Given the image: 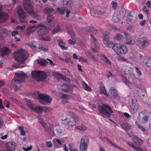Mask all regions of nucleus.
I'll use <instances>...</instances> for the list:
<instances>
[{
	"instance_id": "obj_64",
	"label": "nucleus",
	"mask_w": 151,
	"mask_h": 151,
	"mask_svg": "<svg viewBox=\"0 0 151 151\" xmlns=\"http://www.w3.org/2000/svg\"><path fill=\"white\" fill-rule=\"evenodd\" d=\"M65 61L68 63H72L73 62L71 60L70 57H66L65 59Z\"/></svg>"
},
{
	"instance_id": "obj_28",
	"label": "nucleus",
	"mask_w": 151,
	"mask_h": 151,
	"mask_svg": "<svg viewBox=\"0 0 151 151\" xmlns=\"http://www.w3.org/2000/svg\"><path fill=\"white\" fill-rule=\"evenodd\" d=\"M29 14H30L31 17H32L34 19L40 20L41 19L40 16L37 13L34 12L33 10L31 12H29Z\"/></svg>"
},
{
	"instance_id": "obj_13",
	"label": "nucleus",
	"mask_w": 151,
	"mask_h": 151,
	"mask_svg": "<svg viewBox=\"0 0 151 151\" xmlns=\"http://www.w3.org/2000/svg\"><path fill=\"white\" fill-rule=\"evenodd\" d=\"M129 104L130 105L132 112L133 114L135 113L139 109V106L136 103L135 100L131 99L129 100Z\"/></svg>"
},
{
	"instance_id": "obj_11",
	"label": "nucleus",
	"mask_w": 151,
	"mask_h": 151,
	"mask_svg": "<svg viewBox=\"0 0 151 151\" xmlns=\"http://www.w3.org/2000/svg\"><path fill=\"white\" fill-rule=\"evenodd\" d=\"M90 12L91 15L95 17L105 18L107 16V14L104 12L93 9L91 10Z\"/></svg>"
},
{
	"instance_id": "obj_40",
	"label": "nucleus",
	"mask_w": 151,
	"mask_h": 151,
	"mask_svg": "<svg viewBox=\"0 0 151 151\" xmlns=\"http://www.w3.org/2000/svg\"><path fill=\"white\" fill-rule=\"evenodd\" d=\"M60 97H61L62 99L63 100V101L66 102L67 100L68 99V96L67 95L62 93H59V95Z\"/></svg>"
},
{
	"instance_id": "obj_52",
	"label": "nucleus",
	"mask_w": 151,
	"mask_h": 151,
	"mask_svg": "<svg viewBox=\"0 0 151 151\" xmlns=\"http://www.w3.org/2000/svg\"><path fill=\"white\" fill-rule=\"evenodd\" d=\"M65 9L63 8H59L58 9L57 11L61 14H63L65 12Z\"/></svg>"
},
{
	"instance_id": "obj_15",
	"label": "nucleus",
	"mask_w": 151,
	"mask_h": 151,
	"mask_svg": "<svg viewBox=\"0 0 151 151\" xmlns=\"http://www.w3.org/2000/svg\"><path fill=\"white\" fill-rule=\"evenodd\" d=\"M24 9L27 11L28 14L33 10V8L30 1V0H25L24 2Z\"/></svg>"
},
{
	"instance_id": "obj_56",
	"label": "nucleus",
	"mask_w": 151,
	"mask_h": 151,
	"mask_svg": "<svg viewBox=\"0 0 151 151\" xmlns=\"http://www.w3.org/2000/svg\"><path fill=\"white\" fill-rule=\"evenodd\" d=\"M54 18L53 17L52 15H49L47 17L48 22L50 23L51 22L52 19Z\"/></svg>"
},
{
	"instance_id": "obj_45",
	"label": "nucleus",
	"mask_w": 151,
	"mask_h": 151,
	"mask_svg": "<svg viewBox=\"0 0 151 151\" xmlns=\"http://www.w3.org/2000/svg\"><path fill=\"white\" fill-rule=\"evenodd\" d=\"M61 29L59 25L57 26L52 31L53 34L56 33L60 31Z\"/></svg>"
},
{
	"instance_id": "obj_12",
	"label": "nucleus",
	"mask_w": 151,
	"mask_h": 151,
	"mask_svg": "<svg viewBox=\"0 0 151 151\" xmlns=\"http://www.w3.org/2000/svg\"><path fill=\"white\" fill-rule=\"evenodd\" d=\"M17 12L20 19V22H27V21L26 17V14L20 6H19L18 7Z\"/></svg>"
},
{
	"instance_id": "obj_5",
	"label": "nucleus",
	"mask_w": 151,
	"mask_h": 151,
	"mask_svg": "<svg viewBox=\"0 0 151 151\" xmlns=\"http://www.w3.org/2000/svg\"><path fill=\"white\" fill-rule=\"evenodd\" d=\"M38 98L40 102L43 105L47 103H50L52 99L47 95L42 94L39 92H37Z\"/></svg>"
},
{
	"instance_id": "obj_36",
	"label": "nucleus",
	"mask_w": 151,
	"mask_h": 151,
	"mask_svg": "<svg viewBox=\"0 0 151 151\" xmlns=\"http://www.w3.org/2000/svg\"><path fill=\"white\" fill-rule=\"evenodd\" d=\"M53 11L54 9H53L48 7L45 8L43 10L44 13L47 14H51Z\"/></svg>"
},
{
	"instance_id": "obj_10",
	"label": "nucleus",
	"mask_w": 151,
	"mask_h": 151,
	"mask_svg": "<svg viewBox=\"0 0 151 151\" xmlns=\"http://www.w3.org/2000/svg\"><path fill=\"white\" fill-rule=\"evenodd\" d=\"M146 112V110H143L138 113L137 119L139 122L144 123L148 122V117L145 114Z\"/></svg>"
},
{
	"instance_id": "obj_38",
	"label": "nucleus",
	"mask_w": 151,
	"mask_h": 151,
	"mask_svg": "<svg viewBox=\"0 0 151 151\" xmlns=\"http://www.w3.org/2000/svg\"><path fill=\"white\" fill-rule=\"evenodd\" d=\"M38 62L42 65H46L48 62L47 60L45 59H41L37 60Z\"/></svg>"
},
{
	"instance_id": "obj_44",
	"label": "nucleus",
	"mask_w": 151,
	"mask_h": 151,
	"mask_svg": "<svg viewBox=\"0 0 151 151\" xmlns=\"http://www.w3.org/2000/svg\"><path fill=\"white\" fill-rule=\"evenodd\" d=\"M38 28V24L37 25H35L34 26L31 27L29 29V31L31 32H37V28Z\"/></svg>"
},
{
	"instance_id": "obj_1",
	"label": "nucleus",
	"mask_w": 151,
	"mask_h": 151,
	"mask_svg": "<svg viewBox=\"0 0 151 151\" xmlns=\"http://www.w3.org/2000/svg\"><path fill=\"white\" fill-rule=\"evenodd\" d=\"M14 59L18 62L22 64L24 63V61L29 56L28 52L22 49L17 50L13 54Z\"/></svg>"
},
{
	"instance_id": "obj_14",
	"label": "nucleus",
	"mask_w": 151,
	"mask_h": 151,
	"mask_svg": "<svg viewBox=\"0 0 151 151\" xmlns=\"http://www.w3.org/2000/svg\"><path fill=\"white\" fill-rule=\"evenodd\" d=\"M43 127L45 129V131L51 134L53 136H56V134L54 132V126L50 124L47 125L44 124Z\"/></svg>"
},
{
	"instance_id": "obj_37",
	"label": "nucleus",
	"mask_w": 151,
	"mask_h": 151,
	"mask_svg": "<svg viewBox=\"0 0 151 151\" xmlns=\"http://www.w3.org/2000/svg\"><path fill=\"white\" fill-rule=\"evenodd\" d=\"M122 80L123 82L126 84L130 88L132 87V84L131 83L127 80L125 77H123L122 78Z\"/></svg>"
},
{
	"instance_id": "obj_7",
	"label": "nucleus",
	"mask_w": 151,
	"mask_h": 151,
	"mask_svg": "<svg viewBox=\"0 0 151 151\" xmlns=\"http://www.w3.org/2000/svg\"><path fill=\"white\" fill-rule=\"evenodd\" d=\"M26 77V75L23 72H17L15 73L14 80L17 83H20L23 82Z\"/></svg>"
},
{
	"instance_id": "obj_23",
	"label": "nucleus",
	"mask_w": 151,
	"mask_h": 151,
	"mask_svg": "<svg viewBox=\"0 0 151 151\" xmlns=\"http://www.w3.org/2000/svg\"><path fill=\"white\" fill-rule=\"evenodd\" d=\"M130 137L132 139L134 142L138 145H140L142 144V141L138 137L133 135H132V136Z\"/></svg>"
},
{
	"instance_id": "obj_9",
	"label": "nucleus",
	"mask_w": 151,
	"mask_h": 151,
	"mask_svg": "<svg viewBox=\"0 0 151 151\" xmlns=\"http://www.w3.org/2000/svg\"><path fill=\"white\" fill-rule=\"evenodd\" d=\"M136 42L138 45L141 44L142 48H145L149 45L150 41L147 37H142L137 39Z\"/></svg>"
},
{
	"instance_id": "obj_47",
	"label": "nucleus",
	"mask_w": 151,
	"mask_h": 151,
	"mask_svg": "<svg viewBox=\"0 0 151 151\" xmlns=\"http://www.w3.org/2000/svg\"><path fill=\"white\" fill-rule=\"evenodd\" d=\"M19 129L20 131V133L21 134L23 135H25L26 134V132L24 130V128L23 126H20L19 127Z\"/></svg>"
},
{
	"instance_id": "obj_6",
	"label": "nucleus",
	"mask_w": 151,
	"mask_h": 151,
	"mask_svg": "<svg viewBox=\"0 0 151 151\" xmlns=\"http://www.w3.org/2000/svg\"><path fill=\"white\" fill-rule=\"evenodd\" d=\"M89 143V139L87 136H83L81 139L80 146V151H87L88 145Z\"/></svg>"
},
{
	"instance_id": "obj_58",
	"label": "nucleus",
	"mask_w": 151,
	"mask_h": 151,
	"mask_svg": "<svg viewBox=\"0 0 151 151\" xmlns=\"http://www.w3.org/2000/svg\"><path fill=\"white\" fill-rule=\"evenodd\" d=\"M139 57L141 60H142L144 63L145 62V60L147 59V57L146 56H143L142 55L140 54Z\"/></svg>"
},
{
	"instance_id": "obj_17",
	"label": "nucleus",
	"mask_w": 151,
	"mask_h": 151,
	"mask_svg": "<svg viewBox=\"0 0 151 151\" xmlns=\"http://www.w3.org/2000/svg\"><path fill=\"white\" fill-rule=\"evenodd\" d=\"M109 93L111 95H113V98L117 100H119L120 99V97L117 94L116 91L114 87H111L109 90Z\"/></svg>"
},
{
	"instance_id": "obj_33",
	"label": "nucleus",
	"mask_w": 151,
	"mask_h": 151,
	"mask_svg": "<svg viewBox=\"0 0 151 151\" xmlns=\"http://www.w3.org/2000/svg\"><path fill=\"white\" fill-rule=\"evenodd\" d=\"M53 75L56 77H58L59 78L62 79L64 80H66L67 79L66 77L58 73L54 72L53 73Z\"/></svg>"
},
{
	"instance_id": "obj_27",
	"label": "nucleus",
	"mask_w": 151,
	"mask_h": 151,
	"mask_svg": "<svg viewBox=\"0 0 151 151\" xmlns=\"http://www.w3.org/2000/svg\"><path fill=\"white\" fill-rule=\"evenodd\" d=\"M136 125L145 134H147L149 133V131L147 129L145 128L143 126L139 124L137 122H135Z\"/></svg>"
},
{
	"instance_id": "obj_31",
	"label": "nucleus",
	"mask_w": 151,
	"mask_h": 151,
	"mask_svg": "<svg viewBox=\"0 0 151 151\" xmlns=\"http://www.w3.org/2000/svg\"><path fill=\"white\" fill-rule=\"evenodd\" d=\"M120 51V54H126L127 52L128 49L126 46L122 45Z\"/></svg>"
},
{
	"instance_id": "obj_24",
	"label": "nucleus",
	"mask_w": 151,
	"mask_h": 151,
	"mask_svg": "<svg viewBox=\"0 0 151 151\" xmlns=\"http://www.w3.org/2000/svg\"><path fill=\"white\" fill-rule=\"evenodd\" d=\"M121 45V44L116 43L114 44L113 47H112V49L117 54H120V50Z\"/></svg>"
},
{
	"instance_id": "obj_39",
	"label": "nucleus",
	"mask_w": 151,
	"mask_h": 151,
	"mask_svg": "<svg viewBox=\"0 0 151 151\" xmlns=\"http://www.w3.org/2000/svg\"><path fill=\"white\" fill-rule=\"evenodd\" d=\"M56 135H58V136H61L64 134V131L60 128H58L56 129Z\"/></svg>"
},
{
	"instance_id": "obj_16",
	"label": "nucleus",
	"mask_w": 151,
	"mask_h": 151,
	"mask_svg": "<svg viewBox=\"0 0 151 151\" xmlns=\"http://www.w3.org/2000/svg\"><path fill=\"white\" fill-rule=\"evenodd\" d=\"M51 109L48 107L45 106H37L35 112L38 114H41L42 111L48 113L51 111Z\"/></svg>"
},
{
	"instance_id": "obj_49",
	"label": "nucleus",
	"mask_w": 151,
	"mask_h": 151,
	"mask_svg": "<svg viewBox=\"0 0 151 151\" xmlns=\"http://www.w3.org/2000/svg\"><path fill=\"white\" fill-rule=\"evenodd\" d=\"M68 32L70 33V35L72 39L74 40L76 37L73 31L71 29L70 30H68Z\"/></svg>"
},
{
	"instance_id": "obj_35",
	"label": "nucleus",
	"mask_w": 151,
	"mask_h": 151,
	"mask_svg": "<svg viewBox=\"0 0 151 151\" xmlns=\"http://www.w3.org/2000/svg\"><path fill=\"white\" fill-rule=\"evenodd\" d=\"M90 35L92 40L93 41L94 43L95 47L96 49H98L100 45L98 41L95 38V37L93 36L91 34H90Z\"/></svg>"
},
{
	"instance_id": "obj_60",
	"label": "nucleus",
	"mask_w": 151,
	"mask_h": 151,
	"mask_svg": "<svg viewBox=\"0 0 151 151\" xmlns=\"http://www.w3.org/2000/svg\"><path fill=\"white\" fill-rule=\"evenodd\" d=\"M143 11L147 15L149 13V11L147 9V7L146 6H144V7L143 9Z\"/></svg>"
},
{
	"instance_id": "obj_30",
	"label": "nucleus",
	"mask_w": 151,
	"mask_h": 151,
	"mask_svg": "<svg viewBox=\"0 0 151 151\" xmlns=\"http://www.w3.org/2000/svg\"><path fill=\"white\" fill-rule=\"evenodd\" d=\"M62 91L64 92H68L71 90V88L68 85L64 84L62 85Z\"/></svg>"
},
{
	"instance_id": "obj_48",
	"label": "nucleus",
	"mask_w": 151,
	"mask_h": 151,
	"mask_svg": "<svg viewBox=\"0 0 151 151\" xmlns=\"http://www.w3.org/2000/svg\"><path fill=\"white\" fill-rule=\"evenodd\" d=\"M83 87L85 90L88 91H90L91 90V88L85 82H83L82 83Z\"/></svg>"
},
{
	"instance_id": "obj_43",
	"label": "nucleus",
	"mask_w": 151,
	"mask_h": 151,
	"mask_svg": "<svg viewBox=\"0 0 151 151\" xmlns=\"http://www.w3.org/2000/svg\"><path fill=\"white\" fill-rule=\"evenodd\" d=\"M123 39V36L121 35L117 34L114 38V39L115 40H121Z\"/></svg>"
},
{
	"instance_id": "obj_8",
	"label": "nucleus",
	"mask_w": 151,
	"mask_h": 151,
	"mask_svg": "<svg viewBox=\"0 0 151 151\" xmlns=\"http://www.w3.org/2000/svg\"><path fill=\"white\" fill-rule=\"evenodd\" d=\"M67 114L71 117V118H66L64 121L65 124L69 126H74L76 124V122L73 117H74L73 113L72 112L68 111Z\"/></svg>"
},
{
	"instance_id": "obj_2",
	"label": "nucleus",
	"mask_w": 151,
	"mask_h": 151,
	"mask_svg": "<svg viewBox=\"0 0 151 151\" xmlns=\"http://www.w3.org/2000/svg\"><path fill=\"white\" fill-rule=\"evenodd\" d=\"M98 110L99 113L103 117L111 118V115L110 113H114L111 107L108 105L104 104L102 106H99L98 107Z\"/></svg>"
},
{
	"instance_id": "obj_41",
	"label": "nucleus",
	"mask_w": 151,
	"mask_h": 151,
	"mask_svg": "<svg viewBox=\"0 0 151 151\" xmlns=\"http://www.w3.org/2000/svg\"><path fill=\"white\" fill-rule=\"evenodd\" d=\"M102 57L104 59V61L105 63H106L108 65H110L111 64V62L106 56L103 55Z\"/></svg>"
},
{
	"instance_id": "obj_51",
	"label": "nucleus",
	"mask_w": 151,
	"mask_h": 151,
	"mask_svg": "<svg viewBox=\"0 0 151 151\" xmlns=\"http://www.w3.org/2000/svg\"><path fill=\"white\" fill-rule=\"evenodd\" d=\"M129 75V78L131 79L132 80L134 81V79L136 78V77L134 74V73H132V72L130 73L129 74H128Z\"/></svg>"
},
{
	"instance_id": "obj_63",
	"label": "nucleus",
	"mask_w": 151,
	"mask_h": 151,
	"mask_svg": "<svg viewBox=\"0 0 151 151\" xmlns=\"http://www.w3.org/2000/svg\"><path fill=\"white\" fill-rule=\"evenodd\" d=\"M28 46L32 49L35 52L37 51V50L35 49L36 48V47L35 46L30 44H29L28 45Z\"/></svg>"
},
{
	"instance_id": "obj_29",
	"label": "nucleus",
	"mask_w": 151,
	"mask_h": 151,
	"mask_svg": "<svg viewBox=\"0 0 151 151\" xmlns=\"http://www.w3.org/2000/svg\"><path fill=\"white\" fill-rule=\"evenodd\" d=\"M120 125L126 131L129 130L131 128L130 125L126 122H124L122 124H120Z\"/></svg>"
},
{
	"instance_id": "obj_25",
	"label": "nucleus",
	"mask_w": 151,
	"mask_h": 151,
	"mask_svg": "<svg viewBox=\"0 0 151 151\" xmlns=\"http://www.w3.org/2000/svg\"><path fill=\"white\" fill-rule=\"evenodd\" d=\"M26 103L29 108L35 112L37 106L32 104L31 101L27 100L26 101Z\"/></svg>"
},
{
	"instance_id": "obj_50",
	"label": "nucleus",
	"mask_w": 151,
	"mask_h": 151,
	"mask_svg": "<svg viewBox=\"0 0 151 151\" xmlns=\"http://www.w3.org/2000/svg\"><path fill=\"white\" fill-rule=\"evenodd\" d=\"M135 71L137 74L139 76H141L142 75V73L141 71L140 70L139 68L137 66L134 67Z\"/></svg>"
},
{
	"instance_id": "obj_62",
	"label": "nucleus",
	"mask_w": 151,
	"mask_h": 151,
	"mask_svg": "<svg viewBox=\"0 0 151 151\" xmlns=\"http://www.w3.org/2000/svg\"><path fill=\"white\" fill-rule=\"evenodd\" d=\"M127 144L129 146L131 147L134 150L136 146H135L131 142H127Z\"/></svg>"
},
{
	"instance_id": "obj_4",
	"label": "nucleus",
	"mask_w": 151,
	"mask_h": 151,
	"mask_svg": "<svg viewBox=\"0 0 151 151\" xmlns=\"http://www.w3.org/2000/svg\"><path fill=\"white\" fill-rule=\"evenodd\" d=\"M48 33L47 27L41 24H38V28L36 34L37 37L39 38L43 37Z\"/></svg>"
},
{
	"instance_id": "obj_3",
	"label": "nucleus",
	"mask_w": 151,
	"mask_h": 151,
	"mask_svg": "<svg viewBox=\"0 0 151 151\" xmlns=\"http://www.w3.org/2000/svg\"><path fill=\"white\" fill-rule=\"evenodd\" d=\"M32 76L38 81H41L45 80L46 74L43 71H33L32 72Z\"/></svg>"
},
{
	"instance_id": "obj_54",
	"label": "nucleus",
	"mask_w": 151,
	"mask_h": 151,
	"mask_svg": "<svg viewBox=\"0 0 151 151\" xmlns=\"http://www.w3.org/2000/svg\"><path fill=\"white\" fill-rule=\"evenodd\" d=\"M93 29L94 28L92 27H88L86 29V30L89 32L93 33Z\"/></svg>"
},
{
	"instance_id": "obj_61",
	"label": "nucleus",
	"mask_w": 151,
	"mask_h": 151,
	"mask_svg": "<svg viewBox=\"0 0 151 151\" xmlns=\"http://www.w3.org/2000/svg\"><path fill=\"white\" fill-rule=\"evenodd\" d=\"M89 58L95 63H97V60L93 55H92Z\"/></svg>"
},
{
	"instance_id": "obj_20",
	"label": "nucleus",
	"mask_w": 151,
	"mask_h": 151,
	"mask_svg": "<svg viewBox=\"0 0 151 151\" xmlns=\"http://www.w3.org/2000/svg\"><path fill=\"white\" fill-rule=\"evenodd\" d=\"M132 13V12H130L127 18L126 22L127 23L131 24L136 19V17L131 15Z\"/></svg>"
},
{
	"instance_id": "obj_57",
	"label": "nucleus",
	"mask_w": 151,
	"mask_h": 151,
	"mask_svg": "<svg viewBox=\"0 0 151 151\" xmlns=\"http://www.w3.org/2000/svg\"><path fill=\"white\" fill-rule=\"evenodd\" d=\"M135 42L134 40H131L130 39H127L126 43L128 44H134Z\"/></svg>"
},
{
	"instance_id": "obj_22",
	"label": "nucleus",
	"mask_w": 151,
	"mask_h": 151,
	"mask_svg": "<svg viewBox=\"0 0 151 151\" xmlns=\"http://www.w3.org/2000/svg\"><path fill=\"white\" fill-rule=\"evenodd\" d=\"M10 53V50L9 48L6 47L2 48L1 52V55L2 57L8 55Z\"/></svg>"
},
{
	"instance_id": "obj_59",
	"label": "nucleus",
	"mask_w": 151,
	"mask_h": 151,
	"mask_svg": "<svg viewBox=\"0 0 151 151\" xmlns=\"http://www.w3.org/2000/svg\"><path fill=\"white\" fill-rule=\"evenodd\" d=\"M46 145L47 147L49 148L51 147L52 146V144L51 141L47 142Z\"/></svg>"
},
{
	"instance_id": "obj_53",
	"label": "nucleus",
	"mask_w": 151,
	"mask_h": 151,
	"mask_svg": "<svg viewBox=\"0 0 151 151\" xmlns=\"http://www.w3.org/2000/svg\"><path fill=\"white\" fill-rule=\"evenodd\" d=\"M136 151H146V150L140 147H136L135 149Z\"/></svg>"
},
{
	"instance_id": "obj_34",
	"label": "nucleus",
	"mask_w": 151,
	"mask_h": 151,
	"mask_svg": "<svg viewBox=\"0 0 151 151\" xmlns=\"http://www.w3.org/2000/svg\"><path fill=\"white\" fill-rule=\"evenodd\" d=\"M57 41L58 42L59 46H60L62 49L65 50L68 49L67 47L63 45H65V44L60 39H57Z\"/></svg>"
},
{
	"instance_id": "obj_26",
	"label": "nucleus",
	"mask_w": 151,
	"mask_h": 151,
	"mask_svg": "<svg viewBox=\"0 0 151 151\" xmlns=\"http://www.w3.org/2000/svg\"><path fill=\"white\" fill-rule=\"evenodd\" d=\"M104 42L106 46L108 47H112H112H113L115 44L109 41V38H107V37L104 38Z\"/></svg>"
},
{
	"instance_id": "obj_18",
	"label": "nucleus",
	"mask_w": 151,
	"mask_h": 151,
	"mask_svg": "<svg viewBox=\"0 0 151 151\" xmlns=\"http://www.w3.org/2000/svg\"><path fill=\"white\" fill-rule=\"evenodd\" d=\"M6 148L10 151H14L17 145L13 142H10L6 144Z\"/></svg>"
},
{
	"instance_id": "obj_19",
	"label": "nucleus",
	"mask_w": 151,
	"mask_h": 151,
	"mask_svg": "<svg viewBox=\"0 0 151 151\" xmlns=\"http://www.w3.org/2000/svg\"><path fill=\"white\" fill-rule=\"evenodd\" d=\"M122 17L120 14L119 12L114 13L113 16L112 20L114 22H119Z\"/></svg>"
},
{
	"instance_id": "obj_42",
	"label": "nucleus",
	"mask_w": 151,
	"mask_h": 151,
	"mask_svg": "<svg viewBox=\"0 0 151 151\" xmlns=\"http://www.w3.org/2000/svg\"><path fill=\"white\" fill-rule=\"evenodd\" d=\"M100 91L102 93L104 94L107 96H109V94L106 92L104 86H100Z\"/></svg>"
},
{
	"instance_id": "obj_32",
	"label": "nucleus",
	"mask_w": 151,
	"mask_h": 151,
	"mask_svg": "<svg viewBox=\"0 0 151 151\" xmlns=\"http://www.w3.org/2000/svg\"><path fill=\"white\" fill-rule=\"evenodd\" d=\"M122 70L126 75L129 74L132 72L131 68L127 66H124L122 68Z\"/></svg>"
},
{
	"instance_id": "obj_21",
	"label": "nucleus",
	"mask_w": 151,
	"mask_h": 151,
	"mask_svg": "<svg viewBox=\"0 0 151 151\" xmlns=\"http://www.w3.org/2000/svg\"><path fill=\"white\" fill-rule=\"evenodd\" d=\"M8 18L9 15L7 13L2 12L0 14V22H5Z\"/></svg>"
},
{
	"instance_id": "obj_55",
	"label": "nucleus",
	"mask_w": 151,
	"mask_h": 151,
	"mask_svg": "<svg viewBox=\"0 0 151 151\" xmlns=\"http://www.w3.org/2000/svg\"><path fill=\"white\" fill-rule=\"evenodd\" d=\"M104 139L107 141L109 144H110L112 146L114 147L116 145L114 143H113L112 142H111L110 140L108 138L106 137H105Z\"/></svg>"
},
{
	"instance_id": "obj_46",
	"label": "nucleus",
	"mask_w": 151,
	"mask_h": 151,
	"mask_svg": "<svg viewBox=\"0 0 151 151\" xmlns=\"http://www.w3.org/2000/svg\"><path fill=\"white\" fill-rule=\"evenodd\" d=\"M39 39L40 40L46 41H50L51 40V37L48 36H46L45 37H42L40 38Z\"/></svg>"
}]
</instances>
